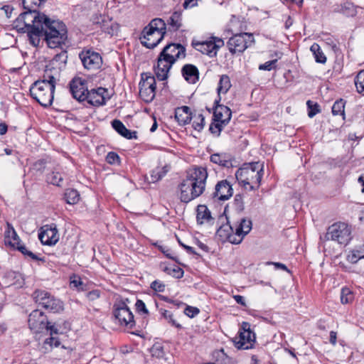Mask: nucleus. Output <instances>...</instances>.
I'll return each instance as SVG.
<instances>
[{
  "label": "nucleus",
  "mask_w": 364,
  "mask_h": 364,
  "mask_svg": "<svg viewBox=\"0 0 364 364\" xmlns=\"http://www.w3.org/2000/svg\"><path fill=\"white\" fill-rule=\"evenodd\" d=\"M1 9L4 10L6 13V15L8 18H10L11 16V13L13 11V8L9 5H4L1 7Z\"/></svg>",
  "instance_id": "nucleus-62"
},
{
  "label": "nucleus",
  "mask_w": 364,
  "mask_h": 364,
  "mask_svg": "<svg viewBox=\"0 0 364 364\" xmlns=\"http://www.w3.org/2000/svg\"><path fill=\"white\" fill-rule=\"evenodd\" d=\"M38 238L43 245H54L58 240V231L56 225L52 224L50 225H45L42 228V230L38 234Z\"/></svg>",
  "instance_id": "nucleus-17"
},
{
  "label": "nucleus",
  "mask_w": 364,
  "mask_h": 364,
  "mask_svg": "<svg viewBox=\"0 0 364 364\" xmlns=\"http://www.w3.org/2000/svg\"><path fill=\"white\" fill-rule=\"evenodd\" d=\"M164 173H162L161 171H153L151 175V182L155 183L158 181L164 176Z\"/></svg>",
  "instance_id": "nucleus-59"
},
{
  "label": "nucleus",
  "mask_w": 364,
  "mask_h": 364,
  "mask_svg": "<svg viewBox=\"0 0 364 364\" xmlns=\"http://www.w3.org/2000/svg\"><path fill=\"white\" fill-rule=\"evenodd\" d=\"M139 86L140 97L146 102H151L154 99L156 95L155 77L146 73L141 74Z\"/></svg>",
  "instance_id": "nucleus-10"
},
{
  "label": "nucleus",
  "mask_w": 364,
  "mask_h": 364,
  "mask_svg": "<svg viewBox=\"0 0 364 364\" xmlns=\"http://www.w3.org/2000/svg\"><path fill=\"white\" fill-rule=\"evenodd\" d=\"M46 167V161L45 159H39L36 161L33 165V168L34 171L36 172H38L40 173H42Z\"/></svg>",
  "instance_id": "nucleus-51"
},
{
  "label": "nucleus",
  "mask_w": 364,
  "mask_h": 364,
  "mask_svg": "<svg viewBox=\"0 0 364 364\" xmlns=\"http://www.w3.org/2000/svg\"><path fill=\"white\" fill-rule=\"evenodd\" d=\"M79 58L83 67L88 70H97L102 65V56L92 48H83L79 53Z\"/></svg>",
  "instance_id": "nucleus-11"
},
{
  "label": "nucleus",
  "mask_w": 364,
  "mask_h": 364,
  "mask_svg": "<svg viewBox=\"0 0 364 364\" xmlns=\"http://www.w3.org/2000/svg\"><path fill=\"white\" fill-rule=\"evenodd\" d=\"M168 29L171 31H178L183 25L182 11L181 10L174 11L167 20Z\"/></svg>",
  "instance_id": "nucleus-30"
},
{
  "label": "nucleus",
  "mask_w": 364,
  "mask_h": 364,
  "mask_svg": "<svg viewBox=\"0 0 364 364\" xmlns=\"http://www.w3.org/2000/svg\"><path fill=\"white\" fill-rule=\"evenodd\" d=\"M119 156L117 154L110 151L107 154L106 161L109 164H115L119 163Z\"/></svg>",
  "instance_id": "nucleus-53"
},
{
  "label": "nucleus",
  "mask_w": 364,
  "mask_h": 364,
  "mask_svg": "<svg viewBox=\"0 0 364 364\" xmlns=\"http://www.w3.org/2000/svg\"><path fill=\"white\" fill-rule=\"evenodd\" d=\"M308 107V116L310 118L314 117L316 114L321 112L319 105L316 102H314L311 100H308L306 102Z\"/></svg>",
  "instance_id": "nucleus-45"
},
{
  "label": "nucleus",
  "mask_w": 364,
  "mask_h": 364,
  "mask_svg": "<svg viewBox=\"0 0 364 364\" xmlns=\"http://www.w3.org/2000/svg\"><path fill=\"white\" fill-rule=\"evenodd\" d=\"M4 241L6 244H8L14 249L15 247L21 242L20 237L17 235L14 227L9 223H7V228L4 233Z\"/></svg>",
  "instance_id": "nucleus-29"
},
{
  "label": "nucleus",
  "mask_w": 364,
  "mask_h": 364,
  "mask_svg": "<svg viewBox=\"0 0 364 364\" xmlns=\"http://www.w3.org/2000/svg\"><path fill=\"white\" fill-rule=\"evenodd\" d=\"M352 227L346 223L337 222L330 225L325 237L340 245H347L352 240Z\"/></svg>",
  "instance_id": "nucleus-6"
},
{
  "label": "nucleus",
  "mask_w": 364,
  "mask_h": 364,
  "mask_svg": "<svg viewBox=\"0 0 364 364\" xmlns=\"http://www.w3.org/2000/svg\"><path fill=\"white\" fill-rule=\"evenodd\" d=\"M195 244L203 252H209V247L205 244H204L201 241H200L198 239L195 240Z\"/></svg>",
  "instance_id": "nucleus-60"
},
{
  "label": "nucleus",
  "mask_w": 364,
  "mask_h": 364,
  "mask_svg": "<svg viewBox=\"0 0 364 364\" xmlns=\"http://www.w3.org/2000/svg\"><path fill=\"white\" fill-rule=\"evenodd\" d=\"M231 86L232 85L230 77L227 75H222L220 77L218 86L217 88L218 98L220 97V95L221 93H227L230 88L231 87Z\"/></svg>",
  "instance_id": "nucleus-33"
},
{
  "label": "nucleus",
  "mask_w": 364,
  "mask_h": 364,
  "mask_svg": "<svg viewBox=\"0 0 364 364\" xmlns=\"http://www.w3.org/2000/svg\"><path fill=\"white\" fill-rule=\"evenodd\" d=\"M113 315L118 323L127 329H132L135 326L134 315L124 302L114 305Z\"/></svg>",
  "instance_id": "nucleus-9"
},
{
  "label": "nucleus",
  "mask_w": 364,
  "mask_h": 364,
  "mask_svg": "<svg viewBox=\"0 0 364 364\" xmlns=\"http://www.w3.org/2000/svg\"><path fill=\"white\" fill-rule=\"evenodd\" d=\"M277 62V60H269L263 64L259 65V70H272Z\"/></svg>",
  "instance_id": "nucleus-56"
},
{
  "label": "nucleus",
  "mask_w": 364,
  "mask_h": 364,
  "mask_svg": "<svg viewBox=\"0 0 364 364\" xmlns=\"http://www.w3.org/2000/svg\"><path fill=\"white\" fill-rule=\"evenodd\" d=\"M357 92L364 96V70L358 73L354 79Z\"/></svg>",
  "instance_id": "nucleus-38"
},
{
  "label": "nucleus",
  "mask_w": 364,
  "mask_h": 364,
  "mask_svg": "<svg viewBox=\"0 0 364 364\" xmlns=\"http://www.w3.org/2000/svg\"><path fill=\"white\" fill-rule=\"evenodd\" d=\"M252 227V220L249 218H242L238 225L235 228V233L237 235L233 240V244L239 245L244 237L251 231Z\"/></svg>",
  "instance_id": "nucleus-22"
},
{
  "label": "nucleus",
  "mask_w": 364,
  "mask_h": 364,
  "mask_svg": "<svg viewBox=\"0 0 364 364\" xmlns=\"http://www.w3.org/2000/svg\"><path fill=\"white\" fill-rule=\"evenodd\" d=\"M196 0H185L183 6L184 9L193 7L196 5Z\"/></svg>",
  "instance_id": "nucleus-63"
},
{
  "label": "nucleus",
  "mask_w": 364,
  "mask_h": 364,
  "mask_svg": "<svg viewBox=\"0 0 364 364\" xmlns=\"http://www.w3.org/2000/svg\"><path fill=\"white\" fill-rule=\"evenodd\" d=\"M345 105L346 101L343 99L336 100L332 107V114L335 116L341 115L343 119H345Z\"/></svg>",
  "instance_id": "nucleus-37"
},
{
  "label": "nucleus",
  "mask_w": 364,
  "mask_h": 364,
  "mask_svg": "<svg viewBox=\"0 0 364 364\" xmlns=\"http://www.w3.org/2000/svg\"><path fill=\"white\" fill-rule=\"evenodd\" d=\"M196 220L198 225L208 224L213 225L216 217L219 215H215L208 208V206H197Z\"/></svg>",
  "instance_id": "nucleus-23"
},
{
  "label": "nucleus",
  "mask_w": 364,
  "mask_h": 364,
  "mask_svg": "<svg viewBox=\"0 0 364 364\" xmlns=\"http://www.w3.org/2000/svg\"><path fill=\"white\" fill-rule=\"evenodd\" d=\"M60 345V342L58 338L50 336L49 338L44 341L43 348H44L46 351H48L50 350L53 347H58Z\"/></svg>",
  "instance_id": "nucleus-41"
},
{
  "label": "nucleus",
  "mask_w": 364,
  "mask_h": 364,
  "mask_svg": "<svg viewBox=\"0 0 364 364\" xmlns=\"http://www.w3.org/2000/svg\"><path fill=\"white\" fill-rule=\"evenodd\" d=\"M112 126L119 134L127 139L137 138V132L127 129L124 124L119 119H114L112 122Z\"/></svg>",
  "instance_id": "nucleus-27"
},
{
  "label": "nucleus",
  "mask_w": 364,
  "mask_h": 364,
  "mask_svg": "<svg viewBox=\"0 0 364 364\" xmlns=\"http://www.w3.org/2000/svg\"><path fill=\"white\" fill-rule=\"evenodd\" d=\"M228 206H225L222 214L218 216V222L221 224L217 230V235L223 240H228L230 243L233 244L234 238L237 237L233 228L229 223L228 218L226 215L227 208Z\"/></svg>",
  "instance_id": "nucleus-13"
},
{
  "label": "nucleus",
  "mask_w": 364,
  "mask_h": 364,
  "mask_svg": "<svg viewBox=\"0 0 364 364\" xmlns=\"http://www.w3.org/2000/svg\"><path fill=\"white\" fill-rule=\"evenodd\" d=\"M165 284L159 280H154L151 284V288L157 292H163L165 290Z\"/></svg>",
  "instance_id": "nucleus-55"
},
{
  "label": "nucleus",
  "mask_w": 364,
  "mask_h": 364,
  "mask_svg": "<svg viewBox=\"0 0 364 364\" xmlns=\"http://www.w3.org/2000/svg\"><path fill=\"white\" fill-rule=\"evenodd\" d=\"M223 46V40L215 37H213L209 41H197L193 40L192 41V46L196 50L210 57L215 56L218 49Z\"/></svg>",
  "instance_id": "nucleus-12"
},
{
  "label": "nucleus",
  "mask_w": 364,
  "mask_h": 364,
  "mask_svg": "<svg viewBox=\"0 0 364 364\" xmlns=\"http://www.w3.org/2000/svg\"><path fill=\"white\" fill-rule=\"evenodd\" d=\"M363 258H364V244L356 246L347 256V260L352 264L357 263Z\"/></svg>",
  "instance_id": "nucleus-32"
},
{
  "label": "nucleus",
  "mask_w": 364,
  "mask_h": 364,
  "mask_svg": "<svg viewBox=\"0 0 364 364\" xmlns=\"http://www.w3.org/2000/svg\"><path fill=\"white\" fill-rule=\"evenodd\" d=\"M21 277V275L20 273L14 271H8L4 276V283L6 287H9L14 284L15 282L19 280Z\"/></svg>",
  "instance_id": "nucleus-36"
},
{
  "label": "nucleus",
  "mask_w": 364,
  "mask_h": 364,
  "mask_svg": "<svg viewBox=\"0 0 364 364\" xmlns=\"http://www.w3.org/2000/svg\"><path fill=\"white\" fill-rule=\"evenodd\" d=\"M227 125L221 123V121L213 118V122L210 125L209 130L212 134L219 136L223 129Z\"/></svg>",
  "instance_id": "nucleus-40"
},
{
  "label": "nucleus",
  "mask_w": 364,
  "mask_h": 364,
  "mask_svg": "<svg viewBox=\"0 0 364 364\" xmlns=\"http://www.w3.org/2000/svg\"><path fill=\"white\" fill-rule=\"evenodd\" d=\"M208 172L205 168L196 166L187 173L180 185L181 202L188 203L200 196L205 191Z\"/></svg>",
  "instance_id": "nucleus-2"
},
{
  "label": "nucleus",
  "mask_w": 364,
  "mask_h": 364,
  "mask_svg": "<svg viewBox=\"0 0 364 364\" xmlns=\"http://www.w3.org/2000/svg\"><path fill=\"white\" fill-rule=\"evenodd\" d=\"M100 290L94 289L87 294V297L90 301H95L100 297Z\"/></svg>",
  "instance_id": "nucleus-58"
},
{
  "label": "nucleus",
  "mask_w": 364,
  "mask_h": 364,
  "mask_svg": "<svg viewBox=\"0 0 364 364\" xmlns=\"http://www.w3.org/2000/svg\"><path fill=\"white\" fill-rule=\"evenodd\" d=\"M35 0H22V4L25 9H36L42 4H35Z\"/></svg>",
  "instance_id": "nucleus-57"
},
{
  "label": "nucleus",
  "mask_w": 364,
  "mask_h": 364,
  "mask_svg": "<svg viewBox=\"0 0 364 364\" xmlns=\"http://www.w3.org/2000/svg\"><path fill=\"white\" fill-rule=\"evenodd\" d=\"M65 173L59 168H55L51 172L46 176V181L48 184L61 187L63 186Z\"/></svg>",
  "instance_id": "nucleus-26"
},
{
  "label": "nucleus",
  "mask_w": 364,
  "mask_h": 364,
  "mask_svg": "<svg viewBox=\"0 0 364 364\" xmlns=\"http://www.w3.org/2000/svg\"><path fill=\"white\" fill-rule=\"evenodd\" d=\"M354 299L353 292L348 288H343L341 293V301L343 304L350 303Z\"/></svg>",
  "instance_id": "nucleus-43"
},
{
  "label": "nucleus",
  "mask_w": 364,
  "mask_h": 364,
  "mask_svg": "<svg viewBox=\"0 0 364 364\" xmlns=\"http://www.w3.org/2000/svg\"><path fill=\"white\" fill-rule=\"evenodd\" d=\"M58 80L53 70H46L42 79L34 82L30 87V95L44 107H50L54 99L55 85Z\"/></svg>",
  "instance_id": "nucleus-4"
},
{
  "label": "nucleus",
  "mask_w": 364,
  "mask_h": 364,
  "mask_svg": "<svg viewBox=\"0 0 364 364\" xmlns=\"http://www.w3.org/2000/svg\"><path fill=\"white\" fill-rule=\"evenodd\" d=\"M33 297L39 306L46 310L58 312L63 309V303L46 291L36 290Z\"/></svg>",
  "instance_id": "nucleus-7"
},
{
  "label": "nucleus",
  "mask_w": 364,
  "mask_h": 364,
  "mask_svg": "<svg viewBox=\"0 0 364 364\" xmlns=\"http://www.w3.org/2000/svg\"><path fill=\"white\" fill-rule=\"evenodd\" d=\"M64 199L68 205H76L80 199L78 191L73 188H68L64 193Z\"/></svg>",
  "instance_id": "nucleus-34"
},
{
  "label": "nucleus",
  "mask_w": 364,
  "mask_h": 364,
  "mask_svg": "<svg viewBox=\"0 0 364 364\" xmlns=\"http://www.w3.org/2000/svg\"><path fill=\"white\" fill-rule=\"evenodd\" d=\"M164 34L162 32L149 33L146 28L143 29L140 36L141 43L147 48H154L164 38Z\"/></svg>",
  "instance_id": "nucleus-18"
},
{
  "label": "nucleus",
  "mask_w": 364,
  "mask_h": 364,
  "mask_svg": "<svg viewBox=\"0 0 364 364\" xmlns=\"http://www.w3.org/2000/svg\"><path fill=\"white\" fill-rule=\"evenodd\" d=\"M336 339H337V333L336 331H331L330 332V343L335 346L336 344Z\"/></svg>",
  "instance_id": "nucleus-64"
},
{
  "label": "nucleus",
  "mask_w": 364,
  "mask_h": 364,
  "mask_svg": "<svg viewBox=\"0 0 364 364\" xmlns=\"http://www.w3.org/2000/svg\"><path fill=\"white\" fill-rule=\"evenodd\" d=\"M220 100L219 97L214 102L213 118L221 121L223 124H228L232 117V111L228 107L220 105Z\"/></svg>",
  "instance_id": "nucleus-19"
},
{
  "label": "nucleus",
  "mask_w": 364,
  "mask_h": 364,
  "mask_svg": "<svg viewBox=\"0 0 364 364\" xmlns=\"http://www.w3.org/2000/svg\"><path fill=\"white\" fill-rule=\"evenodd\" d=\"M210 161L220 166L229 168L232 166V156L228 153H216L210 157Z\"/></svg>",
  "instance_id": "nucleus-28"
},
{
  "label": "nucleus",
  "mask_w": 364,
  "mask_h": 364,
  "mask_svg": "<svg viewBox=\"0 0 364 364\" xmlns=\"http://www.w3.org/2000/svg\"><path fill=\"white\" fill-rule=\"evenodd\" d=\"M181 73L184 79L189 83H196L199 78L198 68L192 64H186L183 66Z\"/></svg>",
  "instance_id": "nucleus-24"
},
{
  "label": "nucleus",
  "mask_w": 364,
  "mask_h": 364,
  "mask_svg": "<svg viewBox=\"0 0 364 364\" xmlns=\"http://www.w3.org/2000/svg\"><path fill=\"white\" fill-rule=\"evenodd\" d=\"M136 311L142 315H148L149 311L142 300L138 299L135 304Z\"/></svg>",
  "instance_id": "nucleus-50"
},
{
  "label": "nucleus",
  "mask_w": 364,
  "mask_h": 364,
  "mask_svg": "<svg viewBox=\"0 0 364 364\" xmlns=\"http://www.w3.org/2000/svg\"><path fill=\"white\" fill-rule=\"evenodd\" d=\"M28 326L34 333H41L46 326L47 317L41 310H33L28 316Z\"/></svg>",
  "instance_id": "nucleus-16"
},
{
  "label": "nucleus",
  "mask_w": 364,
  "mask_h": 364,
  "mask_svg": "<svg viewBox=\"0 0 364 364\" xmlns=\"http://www.w3.org/2000/svg\"><path fill=\"white\" fill-rule=\"evenodd\" d=\"M146 30H149V33H151V32H162L165 35L166 33V23L161 18H154L151 21V22L144 27Z\"/></svg>",
  "instance_id": "nucleus-31"
},
{
  "label": "nucleus",
  "mask_w": 364,
  "mask_h": 364,
  "mask_svg": "<svg viewBox=\"0 0 364 364\" xmlns=\"http://www.w3.org/2000/svg\"><path fill=\"white\" fill-rule=\"evenodd\" d=\"M175 118L181 126L190 123L192 119V113L190 107L183 106L175 109Z\"/></svg>",
  "instance_id": "nucleus-25"
},
{
  "label": "nucleus",
  "mask_w": 364,
  "mask_h": 364,
  "mask_svg": "<svg viewBox=\"0 0 364 364\" xmlns=\"http://www.w3.org/2000/svg\"><path fill=\"white\" fill-rule=\"evenodd\" d=\"M264 174V165L259 161L244 164L243 167L237 170L235 177L239 183L250 190L259 188Z\"/></svg>",
  "instance_id": "nucleus-5"
},
{
  "label": "nucleus",
  "mask_w": 364,
  "mask_h": 364,
  "mask_svg": "<svg viewBox=\"0 0 364 364\" xmlns=\"http://www.w3.org/2000/svg\"><path fill=\"white\" fill-rule=\"evenodd\" d=\"M105 93H107L106 88L98 87L97 89H92L86 92L85 100L93 106L103 105L106 102Z\"/></svg>",
  "instance_id": "nucleus-21"
},
{
  "label": "nucleus",
  "mask_w": 364,
  "mask_h": 364,
  "mask_svg": "<svg viewBox=\"0 0 364 364\" xmlns=\"http://www.w3.org/2000/svg\"><path fill=\"white\" fill-rule=\"evenodd\" d=\"M233 298H234V299L235 300V301L237 304H240V305H242L243 306H246L245 298L242 296H241V295H235V296H233Z\"/></svg>",
  "instance_id": "nucleus-61"
},
{
  "label": "nucleus",
  "mask_w": 364,
  "mask_h": 364,
  "mask_svg": "<svg viewBox=\"0 0 364 364\" xmlns=\"http://www.w3.org/2000/svg\"><path fill=\"white\" fill-rule=\"evenodd\" d=\"M250 324L243 322L239 332V337L235 338V346L239 349L251 348L255 342V335L250 331Z\"/></svg>",
  "instance_id": "nucleus-14"
},
{
  "label": "nucleus",
  "mask_w": 364,
  "mask_h": 364,
  "mask_svg": "<svg viewBox=\"0 0 364 364\" xmlns=\"http://www.w3.org/2000/svg\"><path fill=\"white\" fill-rule=\"evenodd\" d=\"M15 249L18 250L19 252H21L23 255L31 257L33 260H42L41 258L38 257V255H35L32 252L27 250V248L22 245L21 242L19 245H16L15 247Z\"/></svg>",
  "instance_id": "nucleus-48"
},
{
  "label": "nucleus",
  "mask_w": 364,
  "mask_h": 364,
  "mask_svg": "<svg viewBox=\"0 0 364 364\" xmlns=\"http://www.w3.org/2000/svg\"><path fill=\"white\" fill-rule=\"evenodd\" d=\"M60 328H61V326H60V323L57 322V323H51L50 322H48L47 321L46 322V326L45 327L44 329H46L47 331H50V336H53L54 335H57L58 333H62L63 331H60Z\"/></svg>",
  "instance_id": "nucleus-47"
},
{
  "label": "nucleus",
  "mask_w": 364,
  "mask_h": 364,
  "mask_svg": "<svg viewBox=\"0 0 364 364\" xmlns=\"http://www.w3.org/2000/svg\"><path fill=\"white\" fill-rule=\"evenodd\" d=\"M14 21V27L21 33H26L29 43L37 47L43 37L50 48H62L68 40L65 24L50 18L36 9H26Z\"/></svg>",
  "instance_id": "nucleus-1"
},
{
  "label": "nucleus",
  "mask_w": 364,
  "mask_h": 364,
  "mask_svg": "<svg viewBox=\"0 0 364 364\" xmlns=\"http://www.w3.org/2000/svg\"><path fill=\"white\" fill-rule=\"evenodd\" d=\"M341 11L348 16H353L355 14V9L350 3H345L341 6Z\"/></svg>",
  "instance_id": "nucleus-52"
},
{
  "label": "nucleus",
  "mask_w": 364,
  "mask_h": 364,
  "mask_svg": "<svg viewBox=\"0 0 364 364\" xmlns=\"http://www.w3.org/2000/svg\"><path fill=\"white\" fill-rule=\"evenodd\" d=\"M310 50L312 53L315 61L318 63L324 64L326 62V57L322 51L320 46L314 43L310 47Z\"/></svg>",
  "instance_id": "nucleus-35"
},
{
  "label": "nucleus",
  "mask_w": 364,
  "mask_h": 364,
  "mask_svg": "<svg viewBox=\"0 0 364 364\" xmlns=\"http://www.w3.org/2000/svg\"><path fill=\"white\" fill-rule=\"evenodd\" d=\"M161 316L168 321V323H170L172 326L178 328H181V325L179 324L178 323L176 322V321L173 318V314L166 310V309H161L159 310Z\"/></svg>",
  "instance_id": "nucleus-46"
},
{
  "label": "nucleus",
  "mask_w": 364,
  "mask_h": 364,
  "mask_svg": "<svg viewBox=\"0 0 364 364\" xmlns=\"http://www.w3.org/2000/svg\"><path fill=\"white\" fill-rule=\"evenodd\" d=\"M193 119L192 127L198 132H201L205 126V117L202 114L192 115Z\"/></svg>",
  "instance_id": "nucleus-39"
},
{
  "label": "nucleus",
  "mask_w": 364,
  "mask_h": 364,
  "mask_svg": "<svg viewBox=\"0 0 364 364\" xmlns=\"http://www.w3.org/2000/svg\"><path fill=\"white\" fill-rule=\"evenodd\" d=\"M69 86L73 98L79 102L85 101L86 92L89 91L86 80L75 77L70 81Z\"/></svg>",
  "instance_id": "nucleus-15"
},
{
  "label": "nucleus",
  "mask_w": 364,
  "mask_h": 364,
  "mask_svg": "<svg viewBox=\"0 0 364 364\" xmlns=\"http://www.w3.org/2000/svg\"><path fill=\"white\" fill-rule=\"evenodd\" d=\"M184 314L190 318H193L200 312L197 307L187 306L184 309Z\"/></svg>",
  "instance_id": "nucleus-54"
},
{
  "label": "nucleus",
  "mask_w": 364,
  "mask_h": 364,
  "mask_svg": "<svg viewBox=\"0 0 364 364\" xmlns=\"http://www.w3.org/2000/svg\"><path fill=\"white\" fill-rule=\"evenodd\" d=\"M255 43V38L252 33H241L232 36L228 41L227 45L229 51L232 54L244 52L248 47Z\"/></svg>",
  "instance_id": "nucleus-8"
},
{
  "label": "nucleus",
  "mask_w": 364,
  "mask_h": 364,
  "mask_svg": "<svg viewBox=\"0 0 364 364\" xmlns=\"http://www.w3.org/2000/svg\"><path fill=\"white\" fill-rule=\"evenodd\" d=\"M186 48L180 43L166 45L159 53L157 65L154 67L155 75L159 80L168 78V72L178 59L186 57Z\"/></svg>",
  "instance_id": "nucleus-3"
},
{
  "label": "nucleus",
  "mask_w": 364,
  "mask_h": 364,
  "mask_svg": "<svg viewBox=\"0 0 364 364\" xmlns=\"http://www.w3.org/2000/svg\"><path fill=\"white\" fill-rule=\"evenodd\" d=\"M70 285L71 288L76 289L79 291L84 290L82 279L80 277L77 275H73L70 277Z\"/></svg>",
  "instance_id": "nucleus-49"
},
{
  "label": "nucleus",
  "mask_w": 364,
  "mask_h": 364,
  "mask_svg": "<svg viewBox=\"0 0 364 364\" xmlns=\"http://www.w3.org/2000/svg\"><path fill=\"white\" fill-rule=\"evenodd\" d=\"M53 62L57 64L59 68L64 67L68 60V53L66 50H62L56 54L53 58Z\"/></svg>",
  "instance_id": "nucleus-42"
},
{
  "label": "nucleus",
  "mask_w": 364,
  "mask_h": 364,
  "mask_svg": "<svg viewBox=\"0 0 364 364\" xmlns=\"http://www.w3.org/2000/svg\"><path fill=\"white\" fill-rule=\"evenodd\" d=\"M164 272L167 273L169 275H171L172 277L180 279L182 278L184 274L183 270L179 267H166L164 269Z\"/></svg>",
  "instance_id": "nucleus-44"
},
{
  "label": "nucleus",
  "mask_w": 364,
  "mask_h": 364,
  "mask_svg": "<svg viewBox=\"0 0 364 364\" xmlns=\"http://www.w3.org/2000/svg\"><path fill=\"white\" fill-rule=\"evenodd\" d=\"M232 193L233 190L230 183L227 180H222L215 185L212 198L224 201L229 199Z\"/></svg>",
  "instance_id": "nucleus-20"
}]
</instances>
